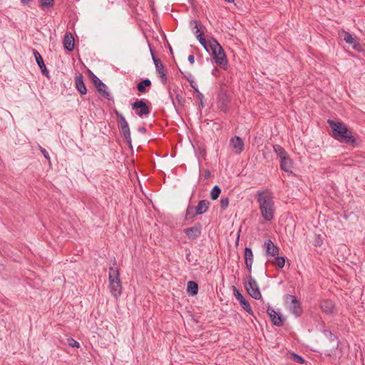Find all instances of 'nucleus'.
<instances>
[{"mask_svg": "<svg viewBox=\"0 0 365 365\" xmlns=\"http://www.w3.org/2000/svg\"><path fill=\"white\" fill-rule=\"evenodd\" d=\"M131 107L135 113L139 117L148 115L150 113V108L147 104L144 99L136 100L135 102L131 103Z\"/></svg>", "mask_w": 365, "mask_h": 365, "instance_id": "0eeeda50", "label": "nucleus"}, {"mask_svg": "<svg viewBox=\"0 0 365 365\" xmlns=\"http://www.w3.org/2000/svg\"><path fill=\"white\" fill-rule=\"evenodd\" d=\"M344 40L347 43L351 44L354 49L359 51L361 45L356 39L353 38L351 34L346 31H344Z\"/></svg>", "mask_w": 365, "mask_h": 365, "instance_id": "5701e85b", "label": "nucleus"}, {"mask_svg": "<svg viewBox=\"0 0 365 365\" xmlns=\"http://www.w3.org/2000/svg\"><path fill=\"white\" fill-rule=\"evenodd\" d=\"M273 149L279 158V160L283 158V157H287L289 155L285 149L279 145H273Z\"/></svg>", "mask_w": 365, "mask_h": 365, "instance_id": "c85d7f7f", "label": "nucleus"}, {"mask_svg": "<svg viewBox=\"0 0 365 365\" xmlns=\"http://www.w3.org/2000/svg\"><path fill=\"white\" fill-rule=\"evenodd\" d=\"M230 103V97L227 94V91L223 88H221L220 92L217 94V108L223 111L224 113H227L229 108V105Z\"/></svg>", "mask_w": 365, "mask_h": 365, "instance_id": "6e6552de", "label": "nucleus"}, {"mask_svg": "<svg viewBox=\"0 0 365 365\" xmlns=\"http://www.w3.org/2000/svg\"><path fill=\"white\" fill-rule=\"evenodd\" d=\"M280 163V168L284 172L289 174H293L292 168H293V161L290 158L289 155L287 157H283V158L279 160Z\"/></svg>", "mask_w": 365, "mask_h": 365, "instance_id": "a211bd4d", "label": "nucleus"}, {"mask_svg": "<svg viewBox=\"0 0 365 365\" xmlns=\"http://www.w3.org/2000/svg\"><path fill=\"white\" fill-rule=\"evenodd\" d=\"M230 200L228 197H222L220 200V207L222 210H225L227 208L229 205Z\"/></svg>", "mask_w": 365, "mask_h": 365, "instance_id": "c9c22d12", "label": "nucleus"}, {"mask_svg": "<svg viewBox=\"0 0 365 365\" xmlns=\"http://www.w3.org/2000/svg\"><path fill=\"white\" fill-rule=\"evenodd\" d=\"M196 97L200 101V107L201 108H204L205 107V104H204V101H203V99H204L203 94L201 93L200 92H198V93L196 95Z\"/></svg>", "mask_w": 365, "mask_h": 365, "instance_id": "58836bf2", "label": "nucleus"}, {"mask_svg": "<svg viewBox=\"0 0 365 365\" xmlns=\"http://www.w3.org/2000/svg\"><path fill=\"white\" fill-rule=\"evenodd\" d=\"M114 113L116 115L117 118H118V128L128 125L127 120H125V117L123 116V115L121 113H120L117 110H114Z\"/></svg>", "mask_w": 365, "mask_h": 365, "instance_id": "2f4dec72", "label": "nucleus"}, {"mask_svg": "<svg viewBox=\"0 0 365 365\" xmlns=\"http://www.w3.org/2000/svg\"><path fill=\"white\" fill-rule=\"evenodd\" d=\"M267 313L269 315L272 323L277 327H282L285 321V318L280 314L275 312L271 307H268Z\"/></svg>", "mask_w": 365, "mask_h": 365, "instance_id": "9d476101", "label": "nucleus"}, {"mask_svg": "<svg viewBox=\"0 0 365 365\" xmlns=\"http://www.w3.org/2000/svg\"><path fill=\"white\" fill-rule=\"evenodd\" d=\"M245 267L248 273H252V267L253 264V253L250 247H246L244 252Z\"/></svg>", "mask_w": 365, "mask_h": 365, "instance_id": "dca6fc26", "label": "nucleus"}, {"mask_svg": "<svg viewBox=\"0 0 365 365\" xmlns=\"http://www.w3.org/2000/svg\"><path fill=\"white\" fill-rule=\"evenodd\" d=\"M116 260H113V266L109 268L108 279H120V274L118 269L116 266Z\"/></svg>", "mask_w": 365, "mask_h": 365, "instance_id": "393cba45", "label": "nucleus"}, {"mask_svg": "<svg viewBox=\"0 0 365 365\" xmlns=\"http://www.w3.org/2000/svg\"><path fill=\"white\" fill-rule=\"evenodd\" d=\"M200 43L203 46V48L207 51H209V41H207L206 39L202 40Z\"/></svg>", "mask_w": 365, "mask_h": 365, "instance_id": "79ce46f5", "label": "nucleus"}, {"mask_svg": "<svg viewBox=\"0 0 365 365\" xmlns=\"http://www.w3.org/2000/svg\"><path fill=\"white\" fill-rule=\"evenodd\" d=\"M210 205V202L207 200H200L197 205L195 207V214L202 215L205 213Z\"/></svg>", "mask_w": 365, "mask_h": 365, "instance_id": "4be33fe9", "label": "nucleus"}, {"mask_svg": "<svg viewBox=\"0 0 365 365\" xmlns=\"http://www.w3.org/2000/svg\"><path fill=\"white\" fill-rule=\"evenodd\" d=\"M210 177V172L209 170H206L204 172V178L205 179H208Z\"/></svg>", "mask_w": 365, "mask_h": 365, "instance_id": "de8ad7c7", "label": "nucleus"}, {"mask_svg": "<svg viewBox=\"0 0 365 365\" xmlns=\"http://www.w3.org/2000/svg\"><path fill=\"white\" fill-rule=\"evenodd\" d=\"M197 39L199 42H201L202 40L205 39L203 33H200L196 36Z\"/></svg>", "mask_w": 365, "mask_h": 365, "instance_id": "c03bdc74", "label": "nucleus"}, {"mask_svg": "<svg viewBox=\"0 0 365 365\" xmlns=\"http://www.w3.org/2000/svg\"><path fill=\"white\" fill-rule=\"evenodd\" d=\"M244 286L248 294L255 299L262 298V294L259 285L255 279L252 276V273H247L244 277Z\"/></svg>", "mask_w": 365, "mask_h": 365, "instance_id": "20e7f679", "label": "nucleus"}, {"mask_svg": "<svg viewBox=\"0 0 365 365\" xmlns=\"http://www.w3.org/2000/svg\"><path fill=\"white\" fill-rule=\"evenodd\" d=\"M188 61L191 63V64H193L194 62H195V56L194 55L191 54L188 56V58H187Z\"/></svg>", "mask_w": 365, "mask_h": 365, "instance_id": "a18cd8bd", "label": "nucleus"}, {"mask_svg": "<svg viewBox=\"0 0 365 365\" xmlns=\"http://www.w3.org/2000/svg\"><path fill=\"white\" fill-rule=\"evenodd\" d=\"M173 93H175V99L178 102V103L180 105H182V103L184 102L182 97L179 93H178L176 90L174 89L173 91H169V96H170V98L172 99V102H173L174 106L175 107L174 100L173 98Z\"/></svg>", "mask_w": 365, "mask_h": 365, "instance_id": "473e14b6", "label": "nucleus"}, {"mask_svg": "<svg viewBox=\"0 0 365 365\" xmlns=\"http://www.w3.org/2000/svg\"><path fill=\"white\" fill-rule=\"evenodd\" d=\"M272 192L266 189L264 190H258L257 192V200L259 203V209L263 219L270 222L274 215V202Z\"/></svg>", "mask_w": 365, "mask_h": 365, "instance_id": "f257e3e1", "label": "nucleus"}, {"mask_svg": "<svg viewBox=\"0 0 365 365\" xmlns=\"http://www.w3.org/2000/svg\"><path fill=\"white\" fill-rule=\"evenodd\" d=\"M319 307L327 315H332L335 312V303L329 299L321 300Z\"/></svg>", "mask_w": 365, "mask_h": 365, "instance_id": "ddd939ff", "label": "nucleus"}, {"mask_svg": "<svg viewBox=\"0 0 365 365\" xmlns=\"http://www.w3.org/2000/svg\"><path fill=\"white\" fill-rule=\"evenodd\" d=\"M89 76L91 80L95 87L96 88L98 93L106 99L110 101L111 100L110 94L108 91L106 90L107 88L106 85L103 83L93 73L89 71Z\"/></svg>", "mask_w": 365, "mask_h": 365, "instance_id": "423d86ee", "label": "nucleus"}, {"mask_svg": "<svg viewBox=\"0 0 365 365\" xmlns=\"http://www.w3.org/2000/svg\"><path fill=\"white\" fill-rule=\"evenodd\" d=\"M151 85V81L148 78H145L141 80L139 83H137L136 88L140 93H144L148 91V89L150 88Z\"/></svg>", "mask_w": 365, "mask_h": 365, "instance_id": "b1692460", "label": "nucleus"}, {"mask_svg": "<svg viewBox=\"0 0 365 365\" xmlns=\"http://www.w3.org/2000/svg\"><path fill=\"white\" fill-rule=\"evenodd\" d=\"M190 26H194V28H195V29H196V31H195V34H196V36H197L198 34L201 33V32L200 31L199 28H198L197 21L196 20H192V21H190Z\"/></svg>", "mask_w": 365, "mask_h": 365, "instance_id": "ea45409f", "label": "nucleus"}, {"mask_svg": "<svg viewBox=\"0 0 365 365\" xmlns=\"http://www.w3.org/2000/svg\"><path fill=\"white\" fill-rule=\"evenodd\" d=\"M324 335L331 341L334 342L333 348L337 349L339 346L338 337L334 335L331 331L324 329L323 331Z\"/></svg>", "mask_w": 365, "mask_h": 365, "instance_id": "bb28decb", "label": "nucleus"}, {"mask_svg": "<svg viewBox=\"0 0 365 365\" xmlns=\"http://www.w3.org/2000/svg\"><path fill=\"white\" fill-rule=\"evenodd\" d=\"M284 302L288 304L289 312L296 317H300L303 313L302 304L297 298L292 294L284 295Z\"/></svg>", "mask_w": 365, "mask_h": 365, "instance_id": "39448f33", "label": "nucleus"}, {"mask_svg": "<svg viewBox=\"0 0 365 365\" xmlns=\"http://www.w3.org/2000/svg\"><path fill=\"white\" fill-rule=\"evenodd\" d=\"M234 295L239 301L240 306L250 314L253 315V311L250 306V302L244 297V296L239 292V290L233 286Z\"/></svg>", "mask_w": 365, "mask_h": 365, "instance_id": "9b49d317", "label": "nucleus"}, {"mask_svg": "<svg viewBox=\"0 0 365 365\" xmlns=\"http://www.w3.org/2000/svg\"><path fill=\"white\" fill-rule=\"evenodd\" d=\"M202 225L196 222L194 226L185 228L184 233L190 240H195L201 235Z\"/></svg>", "mask_w": 365, "mask_h": 365, "instance_id": "f8f14e48", "label": "nucleus"}, {"mask_svg": "<svg viewBox=\"0 0 365 365\" xmlns=\"http://www.w3.org/2000/svg\"><path fill=\"white\" fill-rule=\"evenodd\" d=\"M327 123L331 128V136L334 139L347 144H356V138L352 135L351 130L348 128L344 123L332 119H328Z\"/></svg>", "mask_w": 365, "mask_h": 365, "instance_id": "f03ea898", "label": "nucleus"}, {"mask_svg": "<svg viewBox=\"0 0 365 365\" xmlns=\"http://www.w3.org/2000/svg\"><path fill=\"white\" fill-rule=\"evenodd\" d=\"M264 247L266 250V255L275 257L279 254V248L277 247L271 240H267L264 242Z\"/></svg>", "mask_w": 365, "mask_h": 365, "instance_id": "6ab92c4d", "label": "nucleus"}, {"mask_svg": "<svg viewBox=\"0 0 365 365\" xmlns=\"http://www.w3.org/2000/svg\"><path fill=\"white\" fill-rule=\"evenodd\" d=\"M187 80L190 83L191 87L194 89L195 92L197 94L199 91L197 87H196L195 85H193V81L190 79L188 77L185 76Z\"/></svg>", "mask_w": 365, "mask_h": 365, "instance_id": "37998d69", "label": "nucleus"}, {"mask_svg": "<svg viewBox=\"0 0 365 365\" xmlns=\"http://www.w3.org/2000/svg\"><path fill=\"white\" fill-rule=\"evenodd\" d=\"M209 47L212 51V56L215 63L222 69L227 70L228 61L222 46L215 38L211 37L209 39Z\"/></svg>", "mask_w": 365, "mask_h": 365, "instance_id": "7ed1b4c3", "label": "nucleus"}, {"mask_svg": "<svg viewBox=\"0 0 365 365\" xmlns=\"http://www.w3.org/2000/svg\"><path fill=\"white\" fill-rule=\"evenodd\" d=\"M21 3L24 5L29 4L30 0H21Z\"/></svg>", "mask_w": 365, "mask_h": 365, "instance_id": "09e8293b", "label": "nucleus"}, {"mask_svg": "<svg viewBox=\"0 0 365 365\" xmlns=\"http://www.w3.org/2000/svg\"><path fill=\"white\" fill-rule=\"evenodd\" d=\"M111 294L118 298L122 294V284L120 279L109 280Z\"/></svg>", "mask_w": 365, "mask_h": 365, "instance_id": "2eb2a0df", "label": "nucleus"}, {"mask_svg": "<svg viewBox=\"0 0 365 365\" xmlns=\"http://www.w3.org/2000/svg\"><path fill=\"white\" fill-rule=\"evenodd\" d=\"M76 87L78 91L81 95H85L87 93L86 86L83 82V77L82 74H79L75 78Z\"/></svg>", "mask_w": 365, "mask_h": 365, "instance_id": "412c9836", "label": "nucleus"}, {"mask_svg": "<svg viewBox=\"0 0 365 365\" xmlns=\"http://www.w3.org/2000/svg\"><path fill=\"white\" fill-rule=\"evenodd\" d=\"M239 238H240V233H238V235H237V240H236V245H238Z\"/></svg>", "mask_w": 365, "mask_h": 365, "instance_id": "8fccbe9b", "label": "nucleus"}, {"mask_svg": "<svg viewBox=\"0 0 365 365\" xmlns=\"http://www.w3.org/2000/svg\"><path fill=\"white\" fill-rule=\"evenodd\" d=\"M63 47L68 51H72L74 49V38L71 33L66 32L64 35L63 40Z\"/></svg>", "mask_w": 365, "mask_h": 365, "instance_id": "aec40b11", "label": "nucleus"}, {"mask_svg": "<svg viewBox=\"0 0 365 365\" xmlns=\"http://www.w3.org/2000/svg\"><path fill=\"white\" fill-rule=\"evenodd\" d=\"M54 0H41L43 7H51L53 5Z\"/></svg>", "mask_w": 365, "mask_h": 365, "instance_id": "4c0bfd02", "label": "nucleus"}, {"mask_svg": "<svg viewBox=\"0 0 365 365\" xmlns=\"http://www.w3.org/2000/svg\"><path fill=\"white\" fill-rule=\"evenodd\" d=\"M221 193V188L218 185H215L210 192V197L212 200H217Z\"/></svg>", "mask_w": 365, "mask_h": 365, "instance_id": "72a5a7b5", "label": "nucleus"}, {"mask_svg": "<svg viewBox=\"0 0 365 365\" xmlns=\"http://www.w3.org/2000/svg\"><path fill=\"white\" fill-rule=\"evenodd\" d=\"M119 128L123 134V136L126 143L128 145L129 147L132 148L130 130L129 125H128L125 126L120 127Z\"/></svg>", "mask_w": 365, "mask_h": 365, "instance_id": "a878e982", "label": "nucleus"}, {"mask_svg": "<svg viewBox=\"0 0 365 365\" xmlns=\"http://www.w3.org/2000/svg\"><path fill=\"white\" fill-rule=\"evenodd\" d=\"M138 130V131H139L140 133H143V134H145V133H147V129H146V128H145V127H143V126H142V127H139Z\"/></svg>", "mask_w": 365, "mask_h": 365, "instance_id": "49530a36", "label": "nucleus"}, {"mask_svg": "<svg viewBox=\"0 0 365 365\" xmlns=\"http://www.w3.org/2000/svg\"><path fill=\"white\" fill-rule=\"evenodd\" d=\"M286 257L275 256L274 260L272 262V264L277 267L279 269H282L285 265Z\"/></svg>", "mask_w": 365, "mask_h": 365, "instance_id": "7c9ffc66", "label": "nucleus"}, {"mask_svg": "<svg viewBox=\"0 0 365 365\" xmlns=\"http://www.w3.org/2000/svg\"><path fill=\"white\" fill-rule=\"evenodd\" d=\"M32 52H33V54H34V56L35 57L36 61L38 67L41 69V71L42 74L44 75L45 76H48V71L47 70V68L46 67V65L44 63V61H43V59L41 55L35 48L32 49Z\"/></svg>", "mask_w": 365, "mask_h": 365, "instance_id": "f3484780", "label": "nucleus"}, {"mask_svg": "<svg viewBox=\"0 0 365 365\" xmlns=\"http://www.w3.org/2000/svg\"><path fill=\"white\" fill-rule=\"evenodd\" d=\"M187 292L191 296H195L198 292V284L194 281L187 282Z\"/></svg>", "mask_w": 365, "mask_h": 365, "instance_id": "cd10ccee", "label": "nucleus"}, {"mask_svg": "<svg viewBox=\"0 0 365 365\" xmlns=\"http://www.w3.org/2000/svg\"><path fill=\"white\" fill-rule=\"evenodd\" d=\"M230 144L232 149L235 150V153L237 155L242 153L244 150V141L239 136L235 135V137L232 138L230 140Z\"/></svg>", "mask_w": 365, "mask_h": 365, "instance_id": "4468645a", "label": "nucleus"}, {"mask_svg": "<svg viewBox=\"0 0 365 365\" xmlns=\"http://www.w3.org/2000/svg\"><path fill=\"white\" fill-rule=\"evenodd\" d=\"M195 207L189 205L186 209L185 219L186 220H193L195 217V216L199 215V214H195Z\"/></svg>", "mask_w": 365, "mask_h": 365, "instance_id": "c756f323", "label": "nucleus"}, {"mask_svg": "<svg viewBox=\"0 0 365 365\" xmlns=\"http://www.w3.org/2000/svg\"><path fill=\"white\" fill-rule=\"evenodd\" d=\"M150 53L152 55V58L153 60L154 64L156 68V71H158V73L161 78V82L163 84L165 85L167 83V73L164 68V66H163V63L161 62L160 59L158 58L155 56L151 48H150Z\"/></svg>", "mask_w": 365, "mask_h": 365, "instance_id": "1a4fd4ad", "label": "nucleus"}, {"mask_svg": "<svg viewBox=\"0 0 365 365\" xmlns=\"http://www.w3.org/2000/svg\"><path fill=\"white\" fill-rule=\"evenodd\" d=\"M39 149H40V151L41 152V153L43 154V155L44 156V158L50 161V156H49L48 151L45 148H42L41 146H39Z\"/></svg>", "mask_w": 365, "mask_h": 365, "instance_id": "a19ab883", "label": "nucleus"}, {"mask_svg": "<svg viewBox=\"0 0 365 365\" xmlns=\"http://www.w3.org/2000/svg\"><path fill=\"white\" fill-rule=\"evenodd\" d=\"M68 344L70 346L78 348L80 344L73 338L68 339Z\"/></svg>", "mask_w": 365, "mask_h": 365, "instance_id": "e433bc0d", "label": "nucleus"}, {"mask_svg": "<svg viewBox=\"0 0 365 365\" xmlns=\"http://www.w3.org/2000/svg\"><path fill=\"white\" fill-rule=\"evenodd\" d=\"M289 359L292 361H293L296 363H298V364H303L305 363L304 359L302 356H299V354H297L296 353H291L289 354Z\"/></svg>", "mask_w": 365, "mask_h": 365, "instance_id": "f704fd0d", "label": "nucleus"}]
</instances>
